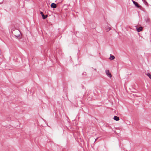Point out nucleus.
I'll return each instance as SVG.
<instances>
[{
  "mask_svg": "<svg viewBox=\"0 0 151 151\" xmlns=\"http://www.w3.org/2000/svg\"><path fill=\"white\" fill-rule=\"evenodd\" d=\"M12 34L14 36L17 38L20 37L21 35L20 31L18 29L14 30L12 32Z\"/></svg>",
  "mask_w": 151,
  "mask_h": 151,
  "instance_id": "1",
  "label": "nucleus"
},
{
  "mask_svg": "<svg viewBox=\"0 0 151 151\" xmlns=\"http://www.w3.org/2000/svg\"><path fill=\"white\" fill-rule=\"evenodd\" d=\"M106 73L107 76L109 77L110 78H111L112 77V75L111 73L109 72V70H106L105 71Z\"/></svg>",
  "mask_w": 151,
  "mask_h": 151,
  "instance_id": "2",
  "label": "nucleus"
},
{
  "mask_svg": "<svg viewBox=\"0 0 151 151\" xmlns=\"http://www.w3.org/2000/svg\"><path fill=\"white\" fill-rule=\"evenodd\" d=\"M133 3V4L135 5V6H136L137 7L139 8H140L141 6L139 4L136 2L135 1H133V0H132Z\"/></svg>",
  "mask_w": 151,
  "mask_h": 151,
  "instance_id": "3",
  "label": "nucleus"
},
{
  "mask_svg": "<svg viewBox=\"0 0 151 151\" xmlns=\"http://www.w3.org/2000/svg\"><path fill=\"white\" fill-rule=\"evenodd\" d=\"M40 13L41 15L42 18L43 19H46L48 17L47 15H44L43 13L42 12H40Z\"/></svg>",
  "mask_w": 151,
  "mask_h": 151,
  "instance_id": "4",
  "label": "nucleus"
},
{
  "mask_svg": "<svg viewBox=\"0 0 151 151\" xmlns=\"http://www.w3.org/2000/svg\"><path fill=\"white\" fill-rule=\"evenodd\" d=\"M51 7L52 8H56L57 6L55 4L53 3L51 4Z\"/></svg>",
  "mask_w": 151,
  "mask_h": 151,
  "instance_id": "5",
  "label": "nucleus"
},
{
  "mask_svg": "<svg viewBox=\"0 0 151 151\" xmlns=\"http://www.w3.org/2000/svg\"><path fill=\"white\" fill-rule=\"evenodd\" d=\"M114 119L116 121H118L119 120V117L116 116H114Z\"/></svg>",
  "mask_w": 151,
  "mask_h": 151,
  "instance_id": "6",
  "label": "nucleus"
},
{
  "mask_svg": "<svg viewBox=\"0 0 151 151\" xmlns=\"http://www.w3.org/2000/svg\"><path fill=\"white\" fill-rule=\"evenodd\" d=\"M142 27H139L137 28V31L138 32H139L141 31H142Z\"/></svg>",
  "mask_w": 151,
  "mask_h": 151,
  "instance_id": "7",
  "label": "nucleus"
},
{
  "mask_svg": "<svg viewBox=\"0 0 151 151\" xmlns=\"http://www.w3.org/2000/svg\"><path fill=\"white\" fill-rule=\"evenodd\" d=\"M110 57L109 59L111 60H113L115 58V57L114 55H110Z\"/></svg>",
  "mask_w": 151,
  "mask_h": 151,
  "instance_id": "8",
  "label": "nucleus"
},
{
  "mask_svg": "<svg viewBox=\"0 0 151 151\" xmlns=\"http://www.w3.org/2000/svg\"><path fill=\"white\" fill-rule=\"evenodd\" d=\"M147 75L151 79V75L150 74L148 73L147 74Z\"/></svg>",
  "mask_w": 151,
  "mask_h": 151,
  "instance_id": "9",
  "label": "nucleus"
},
{
  "mask_svg": "<svg viewBox=\"0 0 151 151\" xmlns=\"http://www.w3.org/2000/svg\"><path fill=\"white\" fill-rule=\"evenodd\" d=\"M143 0V1L144 2V3L146 5H148V4L146 0Z\"/></svg>",
  "mask_w": 151,
  "mask_h": 151,
  "instance_id": "10",
  "label": "nucleus"
},
{
  "mask_svg": "<svg viewBox=\"0 0 151 151\" xmlns=\"http://www.w3.org/2000/svg\"><path fill=\"white\" fill-rule=\"evenodd\" d=\"M113 112H114L116 113V111L115 110L113 109Z\"/></svg>",
  "mask_w": 151,
  "mask_h": 151,
  "instance_id": "11",
  "label": "nucleus"
},
{
  "mask_svg": "<svg viewBox=\"0 0 151 151\" xmlns=\"http://www.w3.org/2000/svg\"><path fill=\"white\" fill-rule=\"evenodd\" d=\"M148 19V22H149V20H148V19Z\"/></svg>",
  "mask_w": 151,
  "mask_h": 151,
  "instance_id": "12",
  "label": "nucleus"
},
{
  "mask_svg": "<svg viewBox=\"0 0 151 151\" xmlns=\"http://www.w3.org/2000/svg\"><path fill=\"white\" fill-rule=\"evenodd\" d=\"M95 70L96 71V69H95Z\"/></svg>",
  "mask_w": 151,
  "mask_h": 151,
  "instance_id": "13",
  "label": "nucleus"
},
{
  "mask_svg": "<svg viewBox=\"0 0 151 151\" xmlns=\"http://www.w3.org/2000/svg\"><path fill=\"white\" fill-rule=\"evenodd\" d=\"M96 140H97V139H95V141H96Z\"/></svg>",
  "mask_w": 151,
  "mask_h": 151,
  "instance_id": "14",
  "label": "nucleus"
}]
</instances>
